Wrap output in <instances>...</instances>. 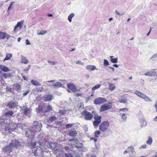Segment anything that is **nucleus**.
I'll return each instance as SVG.
<instances>
[{
	"mask_svg": "<svg viewBox=\"0 0 157 157\" xmlns=\"http://www.w3.org/2000/svg\"><path fill=\"white\" fill-rule=\"evenodd\" d=\"M17 102L16 101H11L7 105V107L10 108H14L17 106Z\"/></svg>",
	"mask_w": 157,
	"mask_h": 157,
	"instance_id": "nucleus-15",
	"label": "nucleus"
},
{
	"mask_svg": "<svg viewBox=\"0 0 157 157\" xmlns=\"http://www.w3.org/2000/svg\"><path fill=\"white\" fill-rule=\"evenodd\" d=\"M5 35H6V33L0 31V39H4Z\"/></svg>",
	"mask_w": 157,
	"mask_h": 157,
	"instance_id": "nucleus-37",
	"label": "nucleus"
},
{
	"mask_svg": "<svg viewBox=\"0 0 157 157\" xmlns=\"http://www.w3.org/2000/svg\"><path fill=\"white\" fill-rule=\"evenodd\" d=\"M1 125L5 126V130L10 132L13 131L18 127V124L16 123L11 122L10 121L9 123H4L3 124Z\"/></svg>",
	"mask_w": 157,
	"mask_h": 157,
	"instance_id": "nucleus-2",
	"label": "nucleus"
},
{
	"mask_svg": "<svg viewBox=\"0 0 157 157\" xmlns=\"http://www.w3.org/2000/svg\"><path fill=\"white\" fill-rule=\"evenodd\" d=\"M108 84L109 86V89L111 90H113L116 88V86L113 83H109L108 82Z\"/></svg>",
	"mask_w": 157,
	"mask_h": 157,
	"instance_id": "nucleus-23",
	"label": "nucleus"
},
{
	"mask_svg": "<svg viewBox=\"0 0 157 157\" xmlns=\"http://www.w3.org/2000/svg\"><path fill=\"white\" fill-rule=\"evenodd\" d=\"M120 115L121 116L122 120L124 121L126 120L127 117L125 113H120Z\"/></svg>",
	"mask_w": 157,
	"mask_h": 157,
	"instance_id": "nucleus-27",
	"label": "nucleus"
},
{
	"mask_svg": "<svg viewBox=\"0 0 157 157\" xmlns=\"http://www.w3.org/2000/svg\"><path fill=\"white\" fill-rule=\"evenodd\" d=\"M134 94L139 97L143 99L144 101L146 102H151L152 100L148 97L143 93L138 90H136L134 91Z\"/></svg>",
	"mask_w": 157,
	"mask_h": 157,
	"instance_id": "nucleus-3",
	"label": "nucleus"
},
{
	"mask_svg": "<svg viewBox=\"0 0 157 157\" xmlns=\"http://www.w3.org/2000/svg\"><path fill=\"white\" fill-rule=\"evenodd\" d=\"M144 75L146 76H152L150 71H147V72H146V73H145L144 74Z\"/></svg>",
	"mask_w": 157,
	"mask_h": 157,
	"instance_id": "nucleus-45",
	"label": "nucleus"
},
{
	"mask_svg": "<svg viewBox=\"0 0 157 157\" xmlns=\"http://www.w3.org/2000/svg\"><path fill=\"white\" fill-rule=\"evenodd\" d=\"M48 62L52 65H54L56 64V63L55 61H48Z\"/></svg>",
	"mask_w": 157,
	"mask_h": 157,
	"instance_id": "nucleus-55",
	"label": "nucleus"
},
{
	"mask_svg": "<svg viewBox=\"0 0 157 157\" xmlns=\"http://www.w3.org/2000/svg\"><path fill=\"white\" fill-rule=\"evenodd\" d=\"M101 117L100 116L98 115H94V119L95 120L93 122V124L94 126H98L99 124L101 122Z\"/></svg>",
	"mask_w": 157,
	"mask_h": 157,
	"instance_id": "nucleus-9",
	"label": "nucleus"
},
{
	"mask_svg": "<svg viewBox=\"0 0 157 157\" xmlns=\"http://www.w3.org/2000/svg\"><path fill=\"white\" fill-rule=\"evenodd\" d=\"M109 123L108 121H104L101 123L99 125V129L102 132L106 131L109 127Z\"/></svg>",
	"mask_w": 157,
	"mask_h": 157,
	"instance_id": "nucleus-7",
	"label": "nucleus"
},
{
	"mask_svg": "<svg viewBox=\"0 0 157 157\" xmlns=\"http://www.w3.org/2000/svg\"><path fill=\"white\" fill-rule=\"evenodd\" d=\"M155 107L156 109V111L157 112V100L156 101L155 104Z\"/></svg>",
	"mask_w": 157,
	"mask_h": 157,
	"instance_id": "nucleus-62",
	"label": "nucleus"
},
{
	"mask_svg": "<svg viewBox=\"0 0 157 157\" xmlns=\"http://www.w3.org/2000/svg\"><path fill=\"white\" fill-rule=\"evenodd\" d=\"M21 62L22 63L27 64L28 63L29 61L24 56H21Z\"/></svg>",
	"mask_w": 157,
	"mask_h": 157,
	"instance_id": "nucleus-24",
	"label": "nucleus"
},
{
	"mask_svg": "<svg viewBox=\"0 0 157 157\" xmlns=\"http://www.w3.org/2000/svg\"><path fill=\"white\" fill-rule=\"evenodd\" d=\"M86 68L89 71H93L95 70H97L95 66L91 65H87L86 67Z\"/></svg>",
	"mask_w": 157,
	"mask_h": 157,
	"instance_id": "nucleus-17",
	"label": "nucleus"
},
{
	"mask_svg": "<svg viewBox=\"0 0 157 157\" xmlns=\"http://www.w3.org/2000/svg\"><path fill=\"white\" fill-rule=\"evenodd\" d=\"M112 105L111 102H109L107 104H105L102 105L100 109V112H103L105 110L110 109L112 107Z\"/></svg>",
	"mask_w": 157,
	"mask_h": 157,
	"instance_id": "nucleus-8",
	"label": "nucleus"
},
{
	"mask_svg": "<svg viewBox=\"0 0 157 157\" xmlns=\"http://www.w3.org/2000/svg\"><path fill=\"white\" fill-rule=\"evenodd\" d=\"M0 69L4 72L9 71V69L8 67L2 65H0Z\"/></svg>",
	"mask_w": 157,
	"mask_h": 157,
	"instance_id": "nucleus-22",
	"label": "nucleus"
},
{
	"mask_svg": "<svg viewBox=\"0 0 157 157\" xmlns=\"http://www.w3.org/2000/svg\"><path fill=\"white\" fill-rule=\"evenodd\" d=\"M29 90H26L24 92L23 94V97L26 95L28 94L29 92Z\"/></svg>",
	"mask_w": 157,
	"mask_h": 157,
	"instance_id": "nucleus-50",
	"label": "nucleus"
},
{
	"mask_svg": "<svg viewBox=\"0 0 157 157\" xmlns=\"http://www.w3.org/2000/svg\"><path fill=\"white\" fill-rule=\"evenodd\" d=\"M73 140H74L75 141L76 143L78 142V140L76 138H75L74 139H71L69 140V141H72Z\"/></svg>",
	"mask_w": 157,
	"mask_h": 157,
	"instance_id": "nucleus-53",
	"label": "nucleus"
},
{
	"mask_svg": "<svg viewBox=\"0 0 157 157\" xmlns=\"http://www.w3.org/2000/svg\"><path fill=\"white\" fill-rule=\"evenodd\" d=\"M14 114L12 110H10L6 112L4 115L0 117V124H3L4 123H9L10 120L9 119Z\"/></svg>",
	"mask_w": 157,
	"mask_h": 157,
	"instance_id": "nucleus-1",
	"label": "nucleus"
},
{
	"mask_svg": "<svg viewBox=\"0 0 157 157\" xmlns=\"http://www.w3.org/2000/svg\"><path fill=\"white\" fill-rule=\"evenodd\" d=\"M12 57V54L10 53H6V56L3 60V62H5L6 60H10Z\"/></svg>",
	"mask_w": 157,
	"mask_h": 157,
	"instance_id": "nucleus-20",
	"label": "nucleus"
},
{
	"mask_svg": "<svg viewBox=\"0 0 157 157\" xmlns=\"http://www.w3.org/2000/svg\"><path fill=\"white\" fill-rule=\"evenodd\" d=\"M104 61L103 65L104 66L106 67L109 66V63L108 61L105 59H104Z\"/></svg>",
	"mask_w": 157,
	"mask_h": 157,
	"instance_id": "nucleus-40",
	"label": "nucleus"
},
{
	"mask_svg": "<svg viewBox=\"0 0 157 157\" xmlns=\"http://www.w3.org/2000/svg\"><path fill=\"white\" fill-rule=\"evenodd\" d=\"M52 107L50 105H48L46 108V109L44 112V113L47 112H48L52 110Z\"/></svg>",
	"mask_w": 157,
	"mask_h": 157,
	"instance_id": "nucleus-33",
	"label": "nucleus"
},
{
	"mask_svg": "<svg viewBox=\"0 0 157 157\" xmlns=\"http://www.w3.org/2000/svg\"><path fill=\"white\" fill-rule=\"evenodd\" d=\"M69 134L70 136H75L77 133L75 130H71L69 132Z\"/></svg>",
	"mask_w": 157,
	"mask_h": 157,
	"instance_id": "nucleus-30",
	"label": "nucleus"
},
{
	"mask_svg": "<svg viewBox=\"0 0 157 157\" xmlns=\"http://www.w3.org/2000/svg\"><path fill=\"white\" fill-rule=\"evenodd\" d=\"M34 134V132L30 130H28L25 132V135L28 137L33 136Z\"/></svg>",
	"mask_w": 157,
	"mask_h": 157,
	"instance_id": "nucleus-19",
	"label": "nucleus"
},
{
	"mask_svg": "<svg viewBox=\"0 0 157 157\" xmlns=\"http://www.w3.org/2000/svg\"><path fill=\"white\" fill-rule=\"evenodd\" d=\"M129 152L131 151L132 154L135 153V151L134 150V147L132 146L129 147L127 149Z\"/></svg>",
	"mask_w": 157,
	"mask_h": 157,
	"instance_id": "nucleus-32",
	"label": "nucleus"
},
{
	"mask_svg": "<svg viewBox=\"0 0 157 157\" xmlns=\"http://www.w3.org/2000/svg\"><path fill=\"white\" fill-rule=\"evenodd\" d=\"M75 14L74 13L70 14L68 17V20L70 22L72 21V18L74 16Z\"/></svg>",
	"mask_w": 157,
	"mask_h": 157,
	"instance_id": "nucleus-35",
	"label": "nucleus"
},
{
	"mask_svg": "<svg viewBox=\"0 0 157 157\" xmlns=\"http://www.w3.org/2000/svg\"><path fill=\"white\" fill-rule=\"evenodd\" d=\"M76 64H80L81 65L83 66L84 65V63L80 60H78L75 63Z\"/></svg>",
	"mask_w": 157,
	"mask_h": 157,
	"instance_id": "nucleus-42",
	"label": "nucleus"
},
{
	"mask_svg": "<svg viewBox=\"0 0 157 157\" xmlns=\"http://www.w3.org/2000/svg\"><path fill=\"white\" fill-rule=\"evenodd\" d=\"M73 125L72 124H67L66 125V127L67 128H69L71 127Z\"/></svg>",
	"mask_w": 157,
	"mask_h": 157,
	"instance_id": "nucleus-52",
	"label": "nucleus"
},
{
	"mask_svg": "<svg viewBox=\"0 0 157 157\" xmlns=\"http://www.w3.org/2000/svg\"><path fill=\"white\" fill-rule=\"evenodd\" d=\"M141 123V125L142 127L146 126L147 125V122L144 120H142L140 121Z\"/></svg>",
	"mask_w": 157,
	"mask_h": 157,
	"instance_id": "nucleus-38",
	"label": "nucleus"
},
{
	"mask_svg": "<svg viewBox=\"0 0 157 157\" xmlns=\"http://www.w3.org/2000/svg\"><path fill=\"white\" fill-rule=\"evenodd\" d=\"M67 85V88L72 91L75 92L77 90L76 86L73 83H69Z\"/></svg>",
	"mask_w": 157,
	"mask_h": 157,
	"instance_id": "nucleus-13",
	"label": "nucleus"
},
{
	"mask_svg": "<svg viewBox=\"0 0 157 157\" xmlns=\"http://www.w3.org/2000/svg\"><path fill=\"white\" fill-rule=\"evenodd\" d=\"M147 147V145L146 144H144L142 145L139 148V149H141L142 148H145Z\"/></svg>",
	"mask_w": 157,
	"mask_h": 157,
	"instance_id": "nucleus-51",
	"label": "nucleus"
},
{
	"mask_svg": "<svg viewBox=\"0 0 157 157\" xmlns=\"http://www.w3.org/2000/svg\"><path fill=\"white\" fill-rule=\"evenodd\" d=\"M56 118L55 116H52L50 117V119H49V121L51 122L53 121L56 120Z\"/></svg>",
	"mask_w": 157,
	"mask_h": 157,
	"instance_id": "nucleus-39",
	"label": "nucleus"
},
{
	"mask_svg": "<svg viewBox=\"0 0 157 157\" xmlns=\"http://www.w3.org/2000/svg\"><path fill=\"white\" fill-rule=\"evenodd\" d=\"M101 85L100 84H98L95 85V86H93L92 88V91L93 93L94 91L98 88H99L101 87Z\"/></svg>",
	"mask_w": 157,
	"mask_h": 157,
	"instance_id": "nucleus-28",
	"label": "nucleus"
},
{
	"mask_svg": "<svg viewBox=\"0 0 157 157\" xmlns=\"http://www.w3.org/2000/svg\"><path fill=\"white\" fill-rule=\"evenodd\" d=\"M49 145L56 154L58 155L59 154V152H61V150L60 149L59 145L57 143L50 142Z\"/></svg>",
	"mask_w": 157,
	"mask_h": 157,
	"instance_id": "nucleus-4",
	"label": "nucleus"
},
{
	"mask_svg": "<svg viewBox=\"0 0 157 157\" xmlns=\"http://www.w3.org/2000/svg\"><path fill=\"white\" fill-rule=\"evenodd\" d=\"M10 145L13 148L18 149L21 145L20 143L16 140H13L10 143Z\"/></svg>",
	"mask_w": 157,
	"mask_h": 157,
	"instance_id": "nucleus-11",
	"label": "nucleus"
},
{
	"mask_svg": "<svg viewBox=\"0 0 157 157\" xmlns=\"http://www.w3.org/2000/svg\"><path fill=\"white\" fill-rule=\"evenodd\" d=\"M52 86L54 88L57 89L61 87L62 86V84L60 82H58L53 83Z\"/></svg>",
	"mask_w": 157,
	"mask_h": 157,
	"instance_id": "nucleus-18",
	"label": "nucleus"
},
{
	"mask_svg": "<svg viewBox=\"0 0 157 157\" xmlns=\"http://www.w3.org/2000/svg\"><path fill=\"white\" fill-rule=\"evenodd\" d=\"M65 157H73L72 154L66 153L65 154Z\"/></svg>",
	"mask_w": 157,
	"mask_h": 157,
	"instance_id": "nucleus-47",
	"label": "nucleus"
},
{
	"mask_svg": "<svg viewBox=\"0 0 157 157\" xmlns=\"http://www.w3.org/2000/svg\"><path fill=\"white\" fill-rule=\"evenodd\" d=\"M75 147L77 148H81L82 147V144H78V145L77 144H76V145L75 146Z\"/></svg>",
	"mask_w": 157,
	"mask_h": 157,
	"instance_id": "nucleus-59",
	"label": "nucleus"
},
{
	"mask_svg": "<svg viewBox=\"0 0 157 157\" xmlns=\"http://www.w3.org/2000/svg\"><path fill=\"white\" fill-rule=\"evenodd\" d=\"M115 13L116 14H117L119 15H123L124 14V13H122V14H120L119 12H118V11L116 10L115 11Z\"/></svg>",
	"mask_w": 157,
	"mask_h": 157,
	"instance_id": "nucleus-56",
	"label": "nucleus"
},
{
	"mask_svg": "<svg viewBox=\"0 0 157 157\" xmlns=\"http://www.w3.org/2000/svg\"><path fill=\"white\" fill-rule=\"evenodd\" d=\"M106 101V98H104L99 97L94 100V103L95 104L99 105L105 103Z\"/></svg>",
	"mask_w": 157,
	"mask_h": 157,
	"instance_id": "nucleus-10",
	"label": "nucleus"
},
{
	"mask_svg": "<svg viewBox=\"0 0 157 157\" xmlns=\"http://www.w3.org/2000/svg\"><path fill=\"white\" fill-rule=\"evenodd\" d=\"M56 81V80H51L48 81L47 82H46V83H49L51 82H54Z\"/></svg>",
	"mask_w": 157,
	"mask_h": 157,
	"instance_id": "nucleus-57",
	"label": "nucleus"
},
{
	"mask_svg": "<svg viewBox=\"0 0 157 157\" xmlns=\"http://www.w3.org/2000/svg\"><path fill=\"white\" fill-rule=\"evenodd\" d=\"M20 88H21V86L19 85H17V86H16V89L17 90H19L20 89Z\"/></svg>",
	"mask_w": 157,
	"mask_h": 157,
	"instance_id": "nucleus-64",
	"label": "nucleus"
},
{
	"mask_svg": "<svg viewBox=\"0 0 157 157\" xmlns=\"http://www.w3.org/2000/svg\"><path fill=\"white\" fill-rule=\"evenodd\" d=\"M43 98L46 101H50L53 99V96L51 94H45Z\"/></svg>",
	"mask_w": 157,
	"mask_h": 157,
	"instance_id": "nucleus-16",
	"label": "nucleus"
},
{
	"mask_svg": "<svg viewBox=\"0 0 157 157\" xmlns=\"http://www.w3.org/2000/svg\"><path fill=\"white\" fill-rule=\"evenodd\" d=\"M25 43L26 45H29L30 44V42L29 41L28 39H26L25 40Z\"/></svg>",
	"mask_w": 157,
	"mask_h": 157,
	"instance_id": "nucleus-60",
	"label": "nucleus"
},
{
	"mask_svg": "<svg viewBox=\"0 0 157 157\" xmlns=\"http://www.w3.org/2000/svg\"><path fill=\"white\" fill-rule=\"evenodd\" d=\"M111 61L113 63H116L118 62L117 58H113L111 59Z\"/></svg>",
	"mask_w": 157,
	"mask_h": 157,
	"instance_id": "nucleus-41",
	"label": "nucleus"
},
{
	"mask_svg": "<svg viewBox=\"0 0 157 157\" xmlns=\"http://www.w3.org/2000/svg\"><path fill=\"white\" fill-rule=\"evenodd\" d=\"M21 23L20 22H18L17 23V24L14 27L13 31L15 32L16 31V29L18 27H20V29H21Z\"/></svg>",
	"mask_w": 157,
	"mask_h": 157,
	"instance_id": "nucleus-29",
	"label": "nucleus"
},
{
	"mask_svg": "<svg viewBox=\"0 0 157 157\" xmlns=\"http://www.w3.org/2000/svg\"><path fill=\"white\" fill-rule=\"evenodd\" d=\"M31 83L33 85L35 86H40V84L37 81L32 80L31 81Z\"/></svg>",
	"mask_w": 157,
	"mask_h": 157,
	"instance_id": "nucleus-26",
	"label": "nucleus"
},
{
	"mask_svg": "<svg viewBox=\"0 0 157 157\" xmlns=\"http://www.w3.org/2000/svg\"><path fill=\"white\" fill-rule=\"evenodd\" d=\"M119 101L120 103L124 104H125L127 102V99H126V98L124 96L121 97L119 99Z\"/></svg>",
	"mask_w": 157,
	"mask_h": 157,
	"instance_id": "nucleus-21",
	"label": "nucleus"
},
{
	"mask_svg": "<svg viewBox=\"0 0 157 157\" xmlns=\"http://www.w3.org/2000/svg\"><path fill=\"white\" fill-rule=\"evenodd\" d=\"M30 145L33 148H35L36 145V143L34 142H31L30 143Z\"/></svg>",
	"mask_w": 157,
	"mask_h": 157,
	"instance_id": "nucleus-48",
	"label": "nucleus"
},
{
	"mask_svg": "<svg viewBox=\"0 0 157 157\" xmlns=\"http://www.w3.org/2000/svg\"><path fill=\"white\" fill-rule=\"evenodd\" d=\"M82 116L84 117V119L87 121L91 120L93 117V115L90 112L85 110L81 113Z\"/></svg>",
	"mask_w": 157,
	"mask_h": 157,
	"instance_id": "nucleus-5",
	"label": "nucleus"
},
{
	"mask_svg": "<svg viewBox=\"0 0 157 157\" xmlns=\"http://www.w3.org/2000/svg\"><path fill=\"white\" fill-rule=\"evenodd\" d=\"M157 57V53L154 54L151 57V58H154Z\"/></svg>",
	"mask_w": 157,
	"mask_h": 157,
	"instance_id": "nucleus-63",
	"label": "nucleus"
},
{
	"mask_svg": "<svg viewBox=\"0 0 157 157\" xmlns=\"http://www.w3.org/2000/svg\"><path fill=\"white\" fill-rule=\"evenodd\" d=\"M13 149V148L10 144L8 146L4 147L3 149L4 152L9 153L12 151Z\"/></svg>",
	"mask_w": 157,
	"mask_h": 157,
	"instance_id": "nucleus-14",
	"label": "nucleus"
},
{
	"mask_svg": "<svg viewBox=\"0 0 157 157\" xmlns=\"http://www.w3.org/2000/svg\"><path fill=\"white\" fill-rule=\"evenodd\" d=\"M22 110L23 111L24 114L28 117H30L31 115V110L29 108L26 106H23L22 108Z\"/></svg>",
	"mask_w": 157,
	"mask_h": 157,
	"instance_id": "nucleus-12",
	"label": "nucleus"
},
{
	"mask_svg": "<svg viewBox=\"0 0 157 157\" xmlns=\"http://www.w3.org/2000/svg\"><path fill=\"white\" fill-rule=\"evenodd\" d=\"M10 74L9 73H4L3 75L4 77L7 78L8 77L10 76Z\"/></svg>",
	"mask_w": 157,
	"mask_h": 157,
	"instance_id": "nucleus-49",
	"label": "nucleus"
},
{
	"mask_svg": "<svg viewBox=\"0 0 157 157\" xmlns=\"http://www.w3.org/2000/svg\"><path fill=\"white\" fill-rule=\"evenodd\" d=\"M5 35V38H6L7 39H9V38L10 37V35L7 34L6 33V35Z\"/></svg>",
	"mask_w": 157,
	"mask_h": 157,
	"instance_id": "nucleus-58",
	"label": "nucleus"
},
{
	"mask_svg": "<svg viewBox=\"0 0 157 157\" xmlns=\"http://www.w3.org/2000/svg\"><path fill=\"white\" fill-rule=\"evenodd\" d=\"M150 71L152 76H156V73L155 71V69H152Z\"/></svg>",
	"mask_w": 157,
	"mask_h": 157,
	"instance_id": "nucleus-43",
	"label": "nucleus"
},
{
	"mask_svg": "<svg viewBox=\"0 0 157 157\" xmlns=\"http://www.w3.org/2000/svg\"><path fill=\"white\" fill-rule=\"evenodd\" d=\"M17 128H20L21 129H25L26 128V126L24 124H18Z\"/></svg>",
	"mask_w": 157,
	"mask_h": 157,
	"instance_id": "nucleus-25",
	"label": "nucleus"
},
{
	"mask_svg": "<svg viewBox=\"0 0 157 157\" xmlns=\"http://www.w3.org/2000/svg\"><path fill=\"white\" fill-rule=\"evenodd\" d=\"M153 140L151 136L148 137V140L146 141V143L150 145H151L152 143Z\"/></svg>",
	"mask_w": 157,
	"mask_h": 157,
	"instance_id": "nucleus-31",
	"label": "nucleus"
},
{
	"mask_svg": "<svg viewBox=\"0 0 157 157\" xmlns=\"http://www.w3.org/2000/svg\"><path fill=\"white\" fill-rule=\"evenodd\" d=\"M13 3V2H11L10 3V5L9 6V7L7 10V11H8L11 9L12 5V4Z\"/></svg>",
	"mask_w": 157,
	"mask_h": 157,
	"instance_id": "nucleus-54",
	"label": "nucleus"
},
{
	"mask_svg": "<svg viewBox=\"0 0 157 157\" xmlns=\"http://www.w3.org/2000/svg\"><path fill=\"white\" fill-rule=\"evenodd\" d=\"M67 111L65 110H60L58 112V113H59L61 114L64 115L66 113Z\"/></svg>",
	"mask_w": 157,
	"mask_h": 157,
	"instance_id": "nucleus-46",
	"label": "nucleus"
},
{
	"mask_svg": "<svg viewBox=\"0 0 157 157\" xmlns=\"http://www.w3.org/2000/svg\"><path fill=\"white\" fill-rule=\"evenodd\" d=\"M100 134V132L99 131H96L95 132V136L96 137H98L99 136V135Z\"/></svg>",
	"mask_w": 157,
	"mask_h": 157,
	"instance_id": "nucleus-44",
	"label": "nucleus"
},
{
	"mask_svg": "<svg viewBox=\"0 0 157 157\" xmlns=\"http://www.w3.org/2000/svg\"><path fill=\"white\" fill-rule=\"evenodd\" d=\"M42 97L40 96H39L36 98V99L37 100H40L41 99Z\"/></svg>",
	"mask_w": 157,
	"mask_h": 157,
	"instance_id": "nucleus-61",
	"label": "nucleus"
},
{
	"mask_svg": "<svg viewBox=\"0 0 157 157\" xmlns=\"http://www.w3.org/2000/svg\"><path fill=\"white\" fill-rule=\"evenodd\" d=\"M42 126L41 123L38 121H34L33 123V130H34L35 132H39L41 130Z\"/></svg>",
	"mask_w": 157,
	"mask_h": 157,
	"instance_id": "nucleus-6",
	"label": "nucleus"
},
{
	"mask_svg": "<svg viewBox=\"0 0 157 157\" xmlns=\"http://www.w3.org/2000/svg\"><path fill=\"white\" fill-rule=\"evenodd\" d=\"M128 111V109L127 108H124L120 109L119 110V112L120 113H125Z\"/></svg>",
	"mask_w": 157,
	"mask_h": 157,
	"instance_id": "nucleus-34",
	"label": "nucleus"
},
{
	"mask_svg": "<svg viewBox=\"0 0 157 157\" xmlns=\"http://www.w3.org/2000/svg\"><path fill=\"white\" fill-rule=\"evenodd\" d=\"M47 32L46 30H42L40 32H39L38 31L37 32V34L38 35H43L44 34L47 33Z\"/></svg>",
	"mask_w": 157,
	"mask_h": 157,
	"instance_id": "nucleus-36",
	"label": "nucleus"
}]
</instances>
